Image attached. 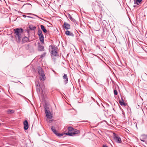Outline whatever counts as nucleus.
I'll use <instances>...</instances> for the list:
<instances>
[{"mask_svg": "<svg viewBox=\"0 0 147 147\" xmlns=\"http://www.w3.org/2000/svg\"><path fill=\"white\" fill-rule=\"evenodd\" d=\"M14 34L15 36L16 41L18 43L20 42L22 37L23 32V30L21 28H17L13 30Z\"/></svg>", "mask_w": 147, "mask_h": 147, "instance_id": "nucleus-1", "label": "nucleus"}, {"mask_svg": "<svg viewBox=\"0 0 147 147\" xmlns=\"http://www.w3.org/2000/svg\"><path fill=\"white\" fill-rule=\"evenodd\" d=\"M38 72L39 74L41 76V77L40 78V80H45L46 78L44 72L41 67H38Z\"/></svg>", "mask_w": 147, "mask_h": 147, "instance_id": "nucleus-2", "label": "nucleus"}, {"mask_svg": "<svg viewBox=\"0 0 147 147\" xmlns=\"http://www.w3.org/2000/svg\"><path fill=\"white\" fill-rule=\"evenodd\" d=\"M50 47L52 49V50L51 51L52 56H58L57 52V48L55 46H53L51 45L50 46Z\"/></svg>", "mask_w": 147, "mask_h": 147, "instance_id": "nucleus-3", "label": "nucleus"}, {"mask_svg": "<svg viewBox=\"0 0 147 147\" xmlns=\"http://www.w3.org/2000/svg\"><path fill=\"white\" fill-rule=\"evenodd\" d=\"M111 133H112L114 139L116 142L118 143H121L122 141L121 139L118 135L111 131Z\"/></svg>", "mask_w": 147, "mask_h": 147, "instance_id": "nucleus-4", "label": "nucleus"}, {"mask_svg": "<svg viewBox=\"0 0 147 147\" xmlns=\"http://www.w3.org/2000/svg\"><path fill=\"white\" fill-rule=\"evenodd\" d=\"M51 129L53 133L57 136H61L63 135V133L60 134L58 133V132L55 129L54 127L53 126L51 127Z\"/></svg>", "mask_w": 147, "mask_h": 147, "instance_id": "nucleus-5", "label": "nucleus"}, {"mask_svg": "<svg viewBox=\"0 0 147 147\" xmlns=\"http://www.w3.org/2000/svg\"><path fill=\"white\" fill-rule=\"evenodd\" d=\"M140 140L143 142H145L147 144V135H142L140 137Z\"/></svg>", "mask_w": 147, "mask_h": 147, "instance_id": "nucleus-6", "label": "nucleus"}, {"mask_svg": "<svg viewBox=\"0 0 147 147\" xmlns=\"http://www.w3.org/2000/svg\"><path fill=\"white\" fill-rule=\"evenodd\" d=\"M42 44L40 42L38 43V49L39 51H43L45 50L44 47L43 46L41 45Z\"/></svg>", "mask_w": 147, "mask_h": 147, "instance_id": "nucleus-7", "label": "nucleus"}, {"mask_svg": "<svg viewBox=\"0 0 147 147\" xmlns=\"http://www.w3.org/2000/svg\"><path fill=\"white\" fill-rule=\"evenodd\" d=\"M45 112L46 114V116L47 118L49 119H52V115L50 111H47L46 110V112Z\"/></svg>", "mask_w": 147, "mask_h": 147, "instance_id": "nucleus-8", "label": "nucleus"}, {"mask_svg": "<svg viewBox=\"0 0 147 147\" xmlns=\"http://www.w3.org/2000/svg\"><path fill=\"white\" fill-rule=\"evenodd\" d=\"M24 129L25 130H27L28 128V121L25 120L24 122Z\"/></svg>", "mask_w": 147, "mask_h": 147, "instance_id": "nucleus-9", "label": "nucleus"}, {"mask_svg": "<svg viewBox=\"0 0 147 147\" xmlns=\"http://www.w3.org/2000/svg\"><path fill=\"white\" fill-rule=\"evenodd\" d=\"M39 36V40L42 45L44 44V36L43 34L38 35Z\"/></svg>", "mask_w": 147, "mask_h": 147, "instance_id": "nucleus-10", "label": "nucleus"}, {"mask_svg": "<svg viewBox=\"0 0 147 147\" xmlns=\"http://www.w3.org/2000/svg\"><path fill=\"white\" fill-rule=\"evenodd\" d=\"M63 26L65 29L66 30L69 29L70 28V25L66 22H64Z\"/></svg>", "mask_w": 147, "mask_h": 147, "instance_id": "nucleus-11", "label": "nucleus"}, {"mask_svg": "<svg viewBox=\"0 0 147 147\" xmlns=\"http://www.w3.org/2000/svg\"><path fill=\"white\" fill-rule=\"evenodd\" d=\"M22 40L23 43L28 42L30 41L29 40L28 38L26 36L23 37L22 39Z\"/></svg>", "mask_w": 147, "mask_h": 147, "instance_id": "nucleus-12", "label": "nucleus"}, {"mask_svg": "<svg viewBox=\"0 0 147 147\" xmlns=\"http://www.w3.org/2000/svg\"><path fill=\"white\" fill-rule=\"evenodd\" d=\"M63 78L64 80V82L65 84L67 83L68 81V78L67 76V74H64L63 76Z\"/></svg>", "mask_w": 147, "mask_h": 147, "instance_id": "nucleus-13", "label": "nucleus"}, {"mask_svg": "<svg viewBox=\"0 0 147 147\" xmlns=\"http://www.w3.org/2000/svg\"><path fill=\"white\" fill-rule=\"evenodd\" d=\"M65 34L68 36H74V34L72 32H70L69 31L67 30L65 32Z\"/></svg>", "mask_w": 147, "mask_h": 147, "instance_id": "nucleus-14", "label": "nucleus"}, {"mask_svg": "<svg viewBox=\"0 0 147 147\" xmlns=\"http://www.w3.org/2000/svg\"><path fill=\"white\" fill-rule=\"evenodd\" d=\"M79 132V130L75 129L74 131H73L72 133H71L72 136L75 135L76 134H78Z\"/></svg>", "mask_w": 147, "mask_h": 147, "instance_id": "nucleus-15", "label": "nucleus"}, {"mask_svg": "<svg viewBox=\"0 0 147 147\" xmlns=\"http://www.w3.org/2000/svg\"><path fill=\"white\" fill-rule=\"evenodd\" d=\"M142 0H135L134 3L135 4H137L139 5L142 3Z\"/></svg>", "mask_w": 147, "mask_h": 147, "instance_id": "nucleus-16", "label": "nucleus"}, {"mask_svg": "<svg viewBox=\"0 0 147 147\" xmlns=\"http://www.w3.org/2000/svg\"><path fill=\"white\" fill-rule=\"evenodd\" d=\"M119 102L121 105H125V103L122 98H121V100H119Z\"/></svg>", "mask_w": 147, "mask_h": 147, "instance_id": "nucleus-17", "label": "nucleus"}, {"mask_svg": "<svg viewBox=\"0 0 147 147\" xmlns=\"http://www.w3.org/2000/svg\"><path fill=\"white\" fill-rule=\"evenodd\" d=\"M29 28L31 30H34L35 29L36 27L32 25H30L29 26Z\"/></svg>", "mask_w": 147, "mask_h": 147, "instance_id": "nucleus-18", "label": "nucleus"}, {"mask_svg": "<svg viewBox=\"0 0 147 147\" xmlns=\"http://www.w3.org/2000/svg\"><path fill=\"white\" fill-rule=\"evenodd\" d=\"M43 32L44 33H46L47 32V30L44 27V26L42 25L40 26Z\"/></svg>", "mask_w": 147, "mask_h": 147, "instance_id": "nucleus-19", "label": "nucleus"}, {"mask_svg": "<svg viewBox=\"0 0 147 147\" xmlns=\"http://www.w3.org/2000/svg\"><path fill=\"white\" fill-rule=\"evenodd\" d=\"M68 17L69 18L72 22H76V20L73 18L70 15V14H69L68 15Z\"/></svg>", "mask_w": 147, "mask_h": 147, "instance_id": "nucleus-20", "label": "nucleus"}, {"mask_svg": "<svg viewBox=\"0 0 147 147\" xmlns=\"http://www.w3.org/2000/svg\"><path fill=\"white\" fill-rule=\"evenodd\" d=\"M75 129L73 128L69 127L68 128V131L70 132V133H72L73 131H74V130Z\"/></svg>", "mask_w": 147, "mask_h": 147, "instance_id": "nucleus-21", "label": "nucleus"}, {"mask_svg": "<svg viewBox=\"0 0 147 147\" xmlns=\"http://www.w3.org/2000/svg\"><path fill=\"white\" fill-rule=\"evenodd\" d=\"M14 112V111L13 110H8L7 111V113L8 114L13 113Z\"/></svg>", "mask_w": 147, "mask_h": 147, "instance_id": "nucleus-22", "label": "nucleus"}, {"mask_svg": "<svg viewBox=\"0 0 147 147\" xmlns=\"http://www.w3.org/2000/svg\"><path fill=\"white\" fill-rule=\"evenodd\" d=\"M45 112H46V110L47 111H49V110H48L49 108V107L45 105Z\"/></svg>", "mask_w": 147, "mask_h": 147, "instance_id": "nucleus-23", "label": "nucleus"}, {"mask_svg": "<svg viewBox=\"0 0 147 147\" xmlns=\"http://www.w3.org/2000/svg\"><path fill=\"white\" fill-rule=\"evenodd\" d=\"M63 135H69V136H72V134L71 133H70V132H67L63 134Z\"/></svg>", "mask_w": 147, "mask_h": 147, "instance_id": "nucleus-24", "label": "nucleus"}, {"mask_svg": "<svg viewBox=\"0 0 147 147\" xmlns=\"http://www.w3.org/2000/svg\"><path fill=\"white\" fill-rule=\"evenodd\" d=\"M46 54V52L42 54L41 55H40V58H42L45 57Z\"/></svg>", "mask_w": 147, "mask_h": 147, "instance_id": "nucleus-25", "label": "nucleus"}, {"mask_svg": "<svg viewBox=\"0 0 147 147\" xmlns=\"http://www.w3.org/2000/svg\"><path fill=\"white\" fill-rule=\"evenodd\" d=\"M36 89L37 92H40V86H39L38 87H36Z\"/></svg>", "mask_w": 147, "mask_h": 147, "instance_id": "nucleus-26", "label": "nucleus"}, {"mask_svg": "<svg viewBox=\"0 0 147 147\" xmlns=\"http://www.w3.org/2000/svg\"><path fill=\"white\" fill-rule=\"evenodd\" d=\"M42 34V31L40 30L39 29L38 30V35H39L41 34Z\"/></svg>", "mask_w": 147, "mask_h": 147, "instance_id": "nucleus-27", "label": "nucleus"}, {"mask_svg": "<svg viewBox=\"0 0 147 147\" xmlns=\"http://www.w3.org/2000/svg\"><path fill=\"white\" fill-rule=\"evenodd\" d=\"M114 93L115 95H116L118 94L117 91L116 90H114Z\"/></svg>", "mask_w": 147, "mask_h": 147, "instance_id": "nucleus-28", "label": "nucleus"}, {"mask_svg": "<svg viewBox=\"0 0 147 147\" xmlns=\"http://www.w3.org/2000/svg\"><path fill=\"white\" fill-rule=\"evenodd\" d=\"M142 77H145L146 78H147V74H146V73L144 74L142 76Z\"/></svg>", "mask_w": 147, "mask_h": 147, "instance_id": "nucleus-29", "label": "nucleus"}, {"mask_svg": "<svg viewBox=\"0 0 147 147\" xmlns=\"http://www.w3.org/2000/svg\"><path fill=\"white\" fill-rule=\"evenodd\" d=\"M36 87H38V86H40L39 84L38 83L37 84H36Z\"/></svg>", "mask_w": 147, "mask_h": 147, "instance_id": "nucleus-30", "label": "nucleus"}, {"mask_svg": "<svg viewBox=\"0 0 147 147\" xmlns=\"http://www.w3.org/2000/svg\"><path fill=\"white\" fill-rule=\"evenodd\" d=\"M102 147H108V146L106 145H103Z\"/></svg>", "mask_w": 147, "mask_h": 147, "instance_id": "nucleus-31", "label": "nucleus"}, {"mask_svg": "<svg viewBox=\"0 0 147 147\" xmlns=\"http://www.w3.org/2000/svg\"><path fill=\"white\" fill-rule=\"evenodd\" d=\"M92 105H93L94 107H95V106H96V104H92Z\"/></svg>", "mask_w": 147, "mask_h": 147, "instance_id": "nucleus-32", "label": "nucleus"}, {"mask_svg": "<svg viewBox=\"0 0 147 147\" xmlns=\"http://www.w3.org/2000/svg\"><path fill=\"white\" fill-rule=\"evenodd\" d=\"M23 17H24V18H25L26 17H27V16H26L25 15H23Z\"/></svg>", "mask_w": 147, "mask_h": 147, "instance_id": "nucleus-33", "label": "nucleus"}, {"mask_svg": "<svg viewBox=\"0 0 147 147\" xmlns=\"http://www.w3.org/2000/svg\"><path fill=\"white\" fill-rule=\"evenodd\" d=\"M36 16H37V17H38V18H40V19H42L41 18H40L38 16H36Z\"/></svg>", "mask_w": 147, "mask_h": 147, "instance_id": "nucleus-34", "label": "nucleus"}, {"mask_svg": "<svg viewBox=\"0 0 147 147\" xmlns=\"http://www.w3.org/2000/svg\"><path fill=\"white\" fill-rule=\"evenodd\" d=\"M27 17L28 18H31L32 17L30 16H27Z\"/></svg>", "mask_w": 147, "mask_h": 147, "instance_id": "nucleus-35", "label": "nucleus"}, {"mask_svg": "<svg viewBox=\"0 0 147 147\" xmlns=\"http://www.w3.org/2000/svg\"><path fill=\"white\" fill-rule=\"evenodd\" d=\"M53 72H54L55 73V72L53 70Z\"/></svg>", "mask_w": 147, "mask_h": 147, "instance_id": "nucleus-36", "label": "nucleus"}, {"mask_svg": "<svg viewBox=\"0 0 147 147\" xmlns=\"http://www.w3.org/2000/svg\"><path fill=\"white\" fill-rule=\"evenodd\" d=\"M1 125V123H0V125Z\"/></svg>", "mask_w": 147, "mask_h": 147, "instance_id": "nucleus-37", "label": "nucleus"}, {"mask_svg": "<svg viewBox=\"0 0 147 147\" xmlns=\"http://www.w3.org/2000/svg\"><path fill=\"white\" fill-rule=\"evenodd\" d=\"M135 6H134V7H135Z\"/></svg>", "mask_w": 147, "mask_h": 147, "instance_id": "nucleus-38", "label": "nucleus"}]
</instances>
